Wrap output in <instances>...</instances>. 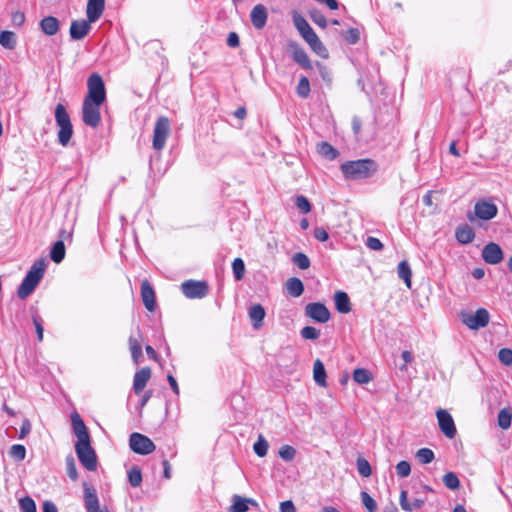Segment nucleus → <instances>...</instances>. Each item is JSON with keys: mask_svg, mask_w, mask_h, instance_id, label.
<instances>
[{"mask_svg": "<svg viewBox=\"0 0 512 512\" xmlns=\"http://www.w3.org/2000/svg\"><path fill=\"white\" fill-rule=\"evenodd\" d=\"M343 176L347 180H360L372 176L377 171V163L372 159L347 161L341 165Z\"/></svg>", "mask_w": 512, "mask_h": 512, "instance_id": "obj_1", "label": "nucleus"}, {"mask_svg": "<svg viewBox=\"0 0 512 512\" xmlns=\"http://www.w3.org/2000/svg\"><path fill=\"white\" fill-rule=\"evenodd\" d=\"M45 268L46 264L43 259L34 262L18 288L17 294L19 298L24 299L34 291L44 275Z\"/></svg>", "mask_w": 512, "mask_h": 512, "instance_id": "obj_2", "label": "nucleus"}, {"mask_svg": "<svg viewBox=\"0 0 512 512\" xmlns=\"http://www.w3.org/2000/svg\"><path fill=\"white\" fill-rule=\"evenodd\" d=\"M55 121L59 126L57 134L58 142L65 147L68 145L73 135V127L70 116L62 104H57L55 108Z\"/></svg>", "mask_w": 512, "mask_h": 512, "instance_id": "obj_3", "label": "nucleus"}, {"mask_svg": "<svg viewBox=\"0 0 512 512\" xmlns=\"http://www.w3.org/2000/svg\"><path fill=\"white\" fill-rule=\"evenodd\" d=\"M88 94L84 100L91 102L104 103L106 100V90L102 77L93 73L87 80Z\"/></svg>", "mask_w": 512, "mask_h": 512, "instance_id": "obj_4", "label": "nucleus"}, {"mask_svg": "<svg viewBox=\"0 0 512 512\" xmlns=\"http://www.w3.org/2000/svg\"><path fill=\"white\" fill-rule=\"evenodd\" d=\"M171 132L170 121L167 117H159L155 123L153 131L152 146L155 150L160 151L165 147L166 140Z\"/></svg>", "mask_w": 512, "mask_h": 512, "instance_id": "obj_5", "label": "nucleus"}, {"mask_svg": "<svg viewBox=\"0 0 512 512\" xmlns=\"http://www.w3.org/2000/svg\"><path fill=\"white\" fill-rule=\"evenodd\" d=\"M75 451L80 463L89 471H95L97 468V456L92 448L90 441L75 443Z\"/></svg>", "mask_w": 512, "mask_h": 512, "instance_id": "obj_6", "label": "nucleus"}, {"mask_svg": "<svg viewBox=\"0 0 512 512\" xmlns=\"http://www.w3.org/2000/svg\"><path fill=\"white\" fill-rule=\"evenodd\" d=\"M460 317L462 322L472 330L483 328L489 323V313L484 308H479L474 313L462 312Z\"/></svg>", "mask_w": 512, "mask_h": 512, "instance_id": "obj_7", "label": "nucleus"}, {"mask_svg": "<svg viewBox=\"0 0 512 512\" xmlns=\"http://www.w3.org/2000/svg\"><path fill=\"white\" fill-rule=\"evenodd\" d=\"M129 447L134 453L139 455H148L156 448L155 444L149 437L137 432L130 435Z\"/></svg>", "mask_w": 512, "mask_h": 512, "instance_id": "obj_8", "label": "nucleus"}, {"mask_svg": "<svg viewBox=\"0 0 512 512\" xmlns=\"http://www.w3.org/2000/svg\"><path fill=\"white\" fill-rule=\"evenodd\" d=\"M103 103L83 101L82 120L85 125L95 128L101 121L100 106Z\"/></svg>", "mask_w": 512, "mask_h": 512, "instance_id": "obj_9", "label": "nucleus"}, {"mask_svg": "<svg viewBox=\"0 0 512 512\" xmlns=\"http://www.w3.org/2000/svg\"><path fill=\"white\" fill-rule=\"evenodd\" d=\"M181 290L189 299H201L208 294V284L205 281L187 280L181 284Z\"/></svg>", "mask_w": 512, "mask_h": 512, "instance_id": "obj_10", "label": "nucleus"}, {"mask_svg": "<svg viewBox=\"0 0 512 512\" xmlns=\"http://www.w3.org/2000/svg\"><path fill=\"white\" fill-rule=\"evenodd\" d=\"M439 429L449 439L456 436L457 430L451 414L445 409H439L436 412Z\"/></svg>", "mask_w": 512, "mask_h": 512, "instance_id": "obj_11", "label": "nucleus"}, {"mask_svg": "<svg viewBox=\"0 0 512 512\" xmlns=\"http://www.w3.org/2000/svg\"><path fill=\"white\" fill-rule=\"evenodd\" d=\"M307 317L319 323H326L330 319V312L327 307L320 302L309 303L305 307Z\"/></svg>", "mask_w": 512, "mask_h": 512, "instance_id": "obj_12", "label": "nucleus"}, {"mask_svg": "<svg viewBox=\"0 0 512 512\" xmlns=\"http://www.w3.org/2000/svg\"><path fill=\"white\" fill-rule=\"evenodd\" d=\"M497 213L498 208L491 201L479 200L475 203L474 216L481 220H491L497 215Z\"/></svg>", "mask_w": 512, "mask_h": 512, "instance_id": "obj_13", "label": "nucleus"}, {"mask_svg": "<svg viewBox=\"0 0 512 512\" xmlns=\"http://www.w3.org/2000/svg\"><path fill=\"white\" fill-rule=\"evenodd\" d=\"M481 256L486 263L495 265L503 260L504 255L498 244L490 242L482 249Z\"/></svg>", "mask_w": 512, "mask_h": 512, "instance_id": "obj_14", "label": "nucleus"}, {"mask_svg": "<svg viewBox=\"0 0 512 512\" xmlns=\"http://www.w3.org/2000/svg\"><path fill=\"white\" fill-rule=\"evenodd\" d=\"M72 430L77 437L76 443H83L90 441V436L87 428L78 413H72L71 415Z\"/></svg>", "mask_w": 512, "mask_h": 512, "instance_id": "obj_15", "label": "nucleus"}, {"mask_svg": "<svg viewBox=\"0 0 512 512\" xmlns=\"http://www.w3.org/2000/svg\"><path fill=\"white\" fill-rule=\"evenodd\" d=\"M84 488V504L87 512H100L99 499L96 490L88 483L83 484Z\"/></svg>", "mask_w": 512, "mask_h": 512, "instance_id": "obj_16", "label": "nucleus"}, {"mask_svg": "<svg viewBox=\"0 0 512 512\" xmlns=\"http://www.w3.org/2000/svg\"><path fill=\"white\" fill-rule=\"evenodd\" d=\"M91 23L89 20H74L70 25V37L73 40H81L87 36L91 30Z\"/></svg>", "mask_w": 512, "mask_h": 512, "instance_id": "obj_17", "label": "nucleus"}, {"mask_svg": "<svg viewBox=\"0 0 512 512\" xmlns=\"http://www.w3.org/2000/svg\"><path fill=\"white\" fill-rule=\"evenodd\" d=\"M291 56L293 60L302 66L304 69H312L311 61L305 50L296 42L289 44Z\"/></svg>", "mask_w": 512, "mask_h": 512, "instance_id": "obj_18", "label": "nucleus"}, {"mask_svg": "<svg viewBox=\"0 0 512 512\" xmlns=\"http://www.w3.org/2000/svg\"><path fill=\"white\" fill-rule=\"evenodd\" d=\"M141 298L145 308L152 312L156 307L155 292L148 280H143L141 283Z\"/></svg>", "mask_w": 512, "mask_h": 512, "instance_id": "obj_19", "label": "nucleus"}, {"mask_svg": "<svg viewBox=\"0 0 512 512\" xmlns=\"http://www.w3.org/2000/svg\"><path fill=\"white\" fill-rule=\"evenodd\" d=\"M150 377L151 370L148 367H143L135 373L133 379V390L136 394H140L144 390Z\"/></svg>", "mask_w": 512, "mask_h": 512, "instance_id": "obj_20", "label": "nucleus"}, {"mask_svg": "<svg viewBox=\"0 0 512 512\" xmlns=\"http://www.w3.org/2000/svg\"><path fill=\"white\" fill-rule=\"evenodd\" d=\"M105 6L104 0H88L86 15L89 22L97 21L103 13Z\"/></svg>", "mask_w": 512, "mask_h": 512, "instance_id": "obj_21", "label": "nucleus"}, {"mask_svg": "<svg viewBox=\"0 0 512 512\" xmlns=\"http://www.w3.org/2000/svg\"><path fill=\"white\" fill-rule=\"evenodd\" d=\"M249 505L258 506V503L252 498L234 495L232 497V504L229 507V512H247Z\"/></svg>", "mask_w": 512, "mask_h": 512, "instance_id": "obj_22", "label": "nucleus"}, {"mask_svg": "<svg viewBox=\"0 0 512 512\" xmlns=\"http://www.w3.org/2000/svg\"><path fill=\"white\" fill-rule=\"evenodd\" d=\"M292 19L294 26L296 27L300 35L304 38V40H306L309 36H311L314 33V30L311 28L306 19L297 11H293Z\"/></svg>", "mask_w": 512, "mask_h": 512, "instance_id": "obj_23", "label": "nucleus"}, {"mask_svg": "<svg viewBox=\"0 0 512 512\" xmlns=\"http://www.w3.org/2000/svg\"><path fill=\"white\" fill-rule=\"evenodd\" d=\"M250 18L256 29H262L267 22L266 8L261 4L256 5L251 11Z\"/></svg>", "mask_w": 512, "mask_h": 512, "instance_id": "obj_24", "label": "nucleus"}, {"mask_svg": "<svg viewBox=\"0 0 512 512\" xmlns=\"http://www.w3.org/2000/svg\"><path fill=\"white\" fill-rule=\"evenodd\" d=\"M399 503L404 511L412 512L414 510L421 509L424 505V500L416 498L412 502H409L407 491L402 490L400 494Z\"/></svg>", "mask_w": 512, "mask_h": 512, "instance_id": "obj_25", "label": "nucleus"}, {"mask_svg": "<svg viewBox=\"0 0 512 512\" xmlns=\"http://www.w3.org/2000/svg\"><path fill=\"white\" fill-rule=\"evenodd\" d=\"M42 32L48 36L55 35L59 30V21L56 17L47 16L40 21Z\"/></svg>", "mask_w": 512, "mask_h": 512, "instance_id": "obj_26", "label": "nucleus"}, {"mask_svg": "<svg viewBox=\"0 0 512 512\" xmlns=\"http://www.w3.org/2000/svg\"><path fill=\"white\" fill-rule=\"evenodd\" d=\"M455 237L461 244H469L473 241L475 233L468 224H463L456 229Z\"/></svg>", "mask_w": 512, "mask_h": 512, "instance_id": "obj_27", "label": "nucleus"}, {"mask_svg": "<svg viewBox=\"0 0 512 512\" xmlns=\"http://www.w3.org/2000/svg\"><path fill=\"white\" fill-rule=\"evenodd\" d=\"M313 379L320 387H327L326 370L320 359H316L313 365Z\"/></svg>", "mask_w": 512, "mask_h": 512, "instance_id": "obj_28", "label": "nucleus"}, {"mask_svg": "<svg viewBox=\"0 0 512 512\" xmlns=\"http://www.w3.org/2000/svg\"><path fill=\"white\" fill-rule=\"evenodd\" d=\"M305 41L309 44L310 48L317 55H319L320 57H322L324 59L328 58V50L323 45V43L321 42V40L319 39V37L317 36V34L315 32L311 36H309Z\"/></svg>", "mask_w": 512, "mask_h": 512, "instance_id": "obj_29", "label": "nucleus"}, {"mask_svg": "<svg viewBox=\"0 0 512 512\" xmlns=\"http://www.w3.org/2000/svg\"><path fill=\"white\" fill-rule=\"evenodd\" d=\"M266 313L262 305L255 304L249 309V317L253 322V327L259 329L263 324V319Z\"/></svg>", "mask_w": 512, "mask_h": 512, "instance_id": "obj_30", "label": "nucleus"}, {"mask_svg": "<svg viewBox=\"0 0 512 512\" xmlns=\"http://www.w3.org/2000/svg\"><path fill=\"white\" fill-rule=\"evenodd\" d=\"M335 306L338 312L348 313L351 311V303L345 292L337 291L334 295Z\"/></svg>", "mask_w": 512, "mask_h": 512, "instance_id": "obj_31", "label": "nucleus"}, {"mask_svg": "<svg viewBox=\"0 0 512 512\" xmlns=\"http://www.w3.org/2000/svg\"><path fill=\"white\" fill-rule=\"evenodd\" d=\"M286 290L292 297H299L304 291V285L299 278H289L285 283Z\"/></svg>", "mask_w": 512, "mask_h": 512, "instance_id": "obj_32", "label": "nucleus"}, {"mask_svg": "<svg viewBox=\"0 0 512 512\" xmlns=\"http://www.w3.org/2000/svg\"><path fill=\"white\" fill-rule=\"evenodd\" d=\"M318 153L328 160H334L339 155V152L328 142H321L317 145Z\"/></svg>", "mask_w": 512, "mask_h": 512, "instance_id": "obj_33", "label": "nucleus"}, {"mask_svg": "<svg viewBox=\"0 0 512 512\" xmlns=\"http://www.w3.org/2000/svg\"><path fill=\"white\" fill-rule=\"evenodd\" d=\"M398 276L401 278L408 288H411L412 271L407 261L403 260L398 264Z\"/></svg>", "mask_w": 512, "mask_h": 512, "instance_id": "obj_34", "label": "nucleus"}, {"mask_svg": "<svg viewBox=\"0 0 512 512\" xmlns=\"http://www.w3.org/2000/svg\"><path fill=\"white\" fill-rule=\"evenodd\" d=\"M352 378L357 384H367L372 380V374L365 368H357L353 371Z\"/></svg>", "mask_w": 512, "mask_h": 512, "instance_id": "obj_35", "label": "nucleus"}, {"mask_svg": "<svg viewBox=\"0 0 512 512\" xmlns=\"http://www.w3.org/2000/svg\"><path fill=\"white\" fill-rule=\"evenodd\" d=\"M50 257L55 263H60L65 257V245L64 242L59 240L54 243L51 251Z\"/></svg>", "mask_w": 512, "mask_h": 512, "instance_id": "obj_36", "label": "nucleus"}, {"mask_svg": "<svg viewBox=\"0 0 512 512\" xmlns=\"http://www.w3.org/2000/svg\"><path fill=\"white\" fill-rule=\"evenodd\" d=\"M16 35L12 31H2L0 33V44L9 50H12L16 46Z\"/></svg>", "mask_w": 512, "mask_h": 512, "instance_id": "obj_37", "label": "nucleus"}, {"mask_svg": "<svg viewBox=\"0 0 512 512\" xmlns=\"http://www.w3.org/2000/svg\"><path fill=\"white\" fill-rule=\"evenodd\" d=\"M269 444L263 435H259L257 441L254 443L253 449L257 456L264 457L267 454Z\"/></svg>", "mask_w": 512, "mask_h": 512, "instance_id": "obj_38", "label": "nucleus"}, {"mask_svg": "<svg viewBox=\"0 0 512 512\" xmlns=\"http://www.w3.org/2000/svg\"><path fill=\"white\" fill-rule=\"evenodd\" d=\"M9 456L15 461H23L26 457V448L21 444H14L9 450Z\"/></svg>", "mask_w": 512, "mask_h": 512, "instance_id": "obj_39", "label": "nucleus"}, {"mask_svg": "<svg viewBox=\"0 0 512 512\" xmlns=\"http://www.w3.org/2000/svg\"><path fill=\"white\" fill-rule=\"evenodd\" d=\"M416 458L423 464L431 463L435 459L434 452L429 448H421L416 452Z\"/></svg>", "mask_w": 512, "mask_h": 512, "instance_id": "obj_40", "label": "nucleus"}, {"mask_svg": "<svg viewBox=\"0 0 512 512\" xmlns=\"http://www.w3.org/2000/svg\"><path fill=\"white\" fill-rule=\"evenodd\" d=\"M512 414L507 409L500 410L498 414V425L502 429H508L511 426Z\"/></svg>", "mask_w": 512, "mask_h": 512, "instance_id": "obj_41", "label": "nucleus"}, {"mask_svg": "<svg viewBox=\"0 0 512 512\" xmlns=\"http://www.w3.org/2000/svg\"><path fill=\"white\" fill-rule=\"evenodd\" d=\"M444 485L451 489L456 490L460 487V481L454 472H448L443 476Z\"/></svg>", "mask_w": 512, "mask_h": 512, "instance_id": "obj_42", "label": "nucleus"}, {"mask_svg": "<svg viewBox=\"0 0 512 512\" xmlns=\"http://www.w3.org/2000/svg\"><path fill=\"white\" fill-rule=\"evenodd\" d=\"M292 262L303 270L310 267V260L308 256L302 252L295 253L292 257Z\"/></svg>", "mask_w": 512, "mask_h": 512, "instance_id": "obj_43", "label": "nucleus"}, {"mask_svg": "<svg viewBox=\"0 0 512 512\" xmlns=\"http://www.w3.org/2000/svg\"><path fill=\"white\" fill-rule=\"evenodd\" d=\"M232 270L234 277L237 281L241 280L244 277L245 273V264L241 258H235L232 262Z\"/></svg>", "mask_w": 512, "mask_h": 512, "instance_id": "obj_44", "label": "nucleus"}, {"mask_svg": "<svg viewBox=\"0 0 512 512\" xmlns=\"http://www.w3.org/2000/svg\"><path fill=\"white\" fill-rule=\"evenodd\" d=\"M128 480L132 487H139L142 482L141 470L138 467H132L128 472Z\"/></svg>", "mask_w": 512, "mask_h": 512, "instance_id": "obj_45", "label": "nucleus"}, {"mask_svg": "<svg viewBox=\"0 0 512 512\" xmlns=\"http://www.w3.org/2000/svg\"><path fill=\"white\" fill-rule=\"evenodd\" d=\"M66 470L67 475L71 480L76 481L78 479V472L76 468L75 459L71 455L66 457Z\"/></svg>", "mask_w": 512, "mask_h": 512, "instance_id": "obj_46", "label": "nucleus"}, {"mask_svg": "<svg viewBox=\"0 0 512 512\" xmlns=\"http://www.w3.org/2000/svg\"><path fill=\"white\" fill-rule=\"evenodd\" d=\"M297 94L301 98H307L310 94V84L307 77H302L297 85Z\"/></svg>", "mask_w": 512, "mask_h": 512, "instance_id": "obj_47", "label": "nucleus"}, {"mask_svg": "<svg viewBox=\"0 0 512 512\" xmlns=\"http://www.w3.org/2000/svg\"><path fill=\"white\" fill-rule=\"evenodd\" d=\"M19 506L22 512H36L35 501L29 496L21 498Z\"/></svg>", "mask_w": 512, "mask_h": 512, "instance_id": "obj_48", "label": "nucleus"}, {"mask_svg": "<svg viewBox=\"0 0 512 512\" xmlns=\"http://www.w3.org/2000/svg\"><path fill=\"white\" fill-rule=\"evenodd\" d=\"M361 500L364 507L368 510V512H376L377 511V503L376 501L365 491L361 492Z\"/></svg>", "mask_w": 512, "mask_h": 512, "instance_id": "obj_49", "label": "nucleus"}, {"mask_svg": "<svg viewBox=\"0 0 512 512\" xmlns=\"http://www.w3.org/2000/svg\"><path fill=\"white\" fill-rule=\"evenodd\" d=\"M357 470L363 477H369L372 473L369 462L364 458L357 459Z\"/></svg>", "mask_w": 512, "mask_h": 512, "instance_id": "obj_50", "label": "nucleus"}, {"mask_svg": "<svg viewBox=\"0 0 512 512\" xmlns=\"http://www.w3.org/2000/svg\"><path fill=\"white\" fill-rule=\"evenodd\" d=\"M295 205L304 214H307V213H309L311 211L310 202L303 195H299V196L296 197Z\"/></svg>", "mask_w": 512, "mask_h": 512, "instance_id": "obj_51", "label": "nucleus"}, {"mask_svg": "<svg viewBox=\"0 0 512 512\" xmlns=\"http://www.w3.org/2000/svg\"><path fill=\"white\" fill-rule=\"evenodd\" d=\"M296 450L290 445H284L279 449V456L285 461H291L294 459Z\"/></svg>", "mask_w": 512, "mask_h": 512, "instance_id": "obj_52", "label": "nucleus"}, {"mask_svg": "<svg viewBox=\"0 0 512 512\" xmlns=\"http://www.w3.org/2000/svg\"><path fill=\"white\" fill-rule=\"evenodd\" d=\"M320 331L313 326H306L301 330V336L304 339L315 340L319 337Z\"/></svg>", "mask_w": 512, "mask_h": 512, "instance_id": "obj_53", "label": "nucleus"}, {"mask_svg": "<svg viewBox=\"0 0 512 512\" xmlns=\"http://www.w3.org/2000/svg\"><path fill=\"white\" fill-rule=\"evenodd\" d=\"M413 360V354H400L398 357L394 359V365L399 367V369L404 370L408 363Z\"/></svg>", "mask_w": 512, "mask_h": 512, "instance_id": "obj_54", "label": "nucleus"}, {"mask_svg": "<svg viewBox=\"0 0 512 512\" xmlns=\"http://www.w3.org/2000/svg\"><path fill=\"white\" fill-rule=\"evenodd\" d=\"M411 472V466L409 464V462L407 461H400L397 465H396V473L399 477H407L409 476Z\"/></svg>", "mask_w": 512, "mask_h": 512, "instance_id": "obj_55", "label": "nucleus"}, {"mask_svg": "<svg viewBox=\"0 0 512 512\" xmlns=\"http://www.w3.org/2000/svg\"><path fill=\"white\" fill-rule=\"evenodd\" d=\"M349 44H356L359 41L360 33L356 28H350L343 34Z\"/></svg>", "mask_w": 512, "mask_h": 512, "instance_id": "obj_56", "label": "nucleus"}, {"mask_svg": "<svg viewBox=\"0 0 512 512\" xmlns=\"http://www.w3.org/2000/svg\"><path fill=\"white\" fill-rule=\"evenodd\" d=\"M310 17L316 25L322 28H325L327 26L326 17L321 12L313 11L310 13Z\"/></svg>", "mask_w": 512, "mask_h": 512, "instance_id": "obj_57", "label": "nucleus"}, {"mask_svg": "<svg viewBox=\"0 0 512 512\" xmlns=\"http://www.w3.org/2000/svg\"><path fill=\"white\" fill-rule=\"evenodd\" d=\"M316 67L318 69V72H319L322 80L325 81L326 83L330 84L332 81V77H331V73H330L329 69L319 62L316 63Z\"/></svg>", "mask_w": 512, "mask_h": 512, "instance_id": "obj_58", "label": "nucleus"}, {"mask_svg": "<svg viewBox=\"0 0 512 512\" xmlns=\"http://www.w3.org/2000/svg\"><path fill=\"white\" fill-rule=\"evenodd\" d=\"M366 245L371 250L379 251L383 248L382 242L375 237H368L366 241Z\"/></svg>", "mask_w": 512, "mask_h": 512, "instance_id": "obj_59", "label": "nucleus"}, {"mask_svg": "<svg viewBox=\"0 0 512 512\" xmlns=\"http://www.w3.org/2000/svg\"><path fill=\"white\" fill-rule=\"evenodd\" d=\"M314 237L320 242H325L328 240L329 235L323 227H316L314 229Z\"/></svg>", "mask_w": 512, "mask_h": 512, "instance_id": "obj_60", "label": "nucleus"}, {"mask_svg": "<svg viewBox=\"0 0 512 512\" xmlns=\"http://www.w3.org/2000/svg\"><path fill=\"white\" fill-rule=\"evenodd\" d=\"M31 431V423L28 419H24L22 421V425L20 428L19 438L24 439Z\"/></svg>", "mask_w": 512, "mask_h": 512, "instance_id": "obj_61", "label": "nucleus"}, {"mask_svg": "<svg viewBox=\"0 0 512 512\" xmlns=\"http://www.w3.org/2000/svg\"><path fill=\"white\" fill-rule=\"evenodd\" d=\"M240 44L239 36L235 32H230L227 37V45L232 48L238 47Z\"/></svg>", "mask_w": 512, "mask_h": 512, "instance_id": "obj_62", "label": "nucleus"}, {"mask_svg": "<svg viewBox=\"0 0 512 512\" xmlns=\"http://www.w3.org/2000/svg\"><path fill=\"white\" fill-rule=\"evenodd\" d=\"M25 22V15L24 13L20 12V11H17V12H14L12 14V23L15 25V26H22Z\"/></svg>", "mask_w": 512, "mask_h": 512, "instance_id": "obj_63", "label": "nucleus"}, {"mask_svg": "<svg viewBox=\"0 0 512 512\" xmlns=\"http://www.w3.org/2000/svg\"><path fill=\"white\" fill-rule=\"evenodd\" d=\"M280 512H296L293 502L290 500L281 502Z\"/></svg>", "mask_w": 512, "mask_h": 512, "instance_id": "obj_64", "label": "nucleus"}]
</instances>
